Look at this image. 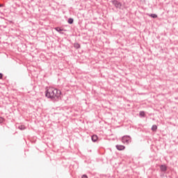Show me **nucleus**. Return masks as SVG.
I'll return each mask as SVG.
<instances>
[{"instance_id": "11", "label": "nucleus", "mask_w": 178, "mask_h": 178, "mask_svg": "<svg viewBox=\"0 0 178 178\" xmlns=\"http://www.w3.org/2000/svg\"><path fill=\"white\" fill-rule=\"evenodd\" d=\"M150 16L151 17H153V19H156V17H158V15H156V14H151Z\"/></svg>"}, {"instance_id": "10", "label": "nucleus", "mask_w": 178, "mask_h": 178, "mask_svg": "<svg viewBox=\"0 0 178 178\" xmlns=\"http://www.w3.org/2000/svg\"><path fill=\"white\" fill-rule=\"evenodd\" d=\"M55 30H56V31H58V33H59L60 31H63V29H60V28H59V27L55 28Z\"/></svg>"}, {"instance_id": "17", "label": "nucleus", "mask_w": 178, "mask_h": 178, "mask_svg": "<svg viewBox=\"0 0 178 178\" xmlns=\"http://www.w3.org/2000/svg\"><path fill=\"white\" fill-rule=\"evenodd\" d=\"M3 6V4H0V8H2Z\"/></svg>"}, {"instance_id": "15", "label": "nucleus", "mask_w": 178, "mask_h": 178, "mask_svg": "<svg viewBox=\"0 0 178 178\" xmlns=\"http://www.w3.org/2000/svg\"><path fill=\"white\" fill-rule=\"evenodd\" d=\"M3 77V74L2 73H0V79H2Z\"/></svg>"}, {"instance_id": "8", "label": "nucleus", "mask_w": 178, "mask_h": 178, "mask_svg": "<svg viewBox=\"0 0 178 178\" xmlns=\"http://www.w3.org/2000/svg\"><path fill=\"white\" fill-rule=\"evenodd\" d=\"M74 48H76V49H79V48H80V44L79 43H74Z\"/></svg>"}, {"instance_id": "5", "label": "nucleus", "mask_w": 178, "mask_h": 178, "mask_svg": "<svg viewBox=\"0 0 178 178\" xmlns=\"http://www.w3.org/2000/svg\"><path fill=\"white\" fill-rule=\"evenodd\" d=\"M160 170H161V172H166V170H168V167L165 165H161L160 166Z\"/></svg>"}, {"instance_id": "4", "label": "nucleus", "mask_w": 178, "mask_h": 178, "mask_svg": "<svg viewBox=\"0 0 178 178\" xmlns=\"http://www.w3.org/2000/svg\"><path fill=\"white\" fill-rule=\"evenodd\" d=\"M116 148L118 149V151H123V149H124L126 147L122 145H117Z\"/></svg>"}, {"instance_id": "2", "label": "nucleus", "mask_w": 178, "mask_h": 178, "mask_svg": "<svg viewBox=\"0 0 178 178\" xmlns=\"http://www.w3.org/2000/svg\"><path fill=\"white\" fill-rule=\"evenodd\" d=\"M122 143L123 144H129V143H131V138L129 136H124L122 138Z\"/></svg>"}, {"instance_id": "1", "label": "nucleus", "mask_w": 178, "mask_h": 178, "mask_svg": "<svg viewBox=\"0 0 178 178\" xmlns=\"http://www.w3.org/2000/svg\"><path fill=\"white\" fill-rule=\"evenodd\" d=\"M60 95H62V92L55 88H49L45 94L47 98H50L51 99H59Z\"/></svg>"}, {"instance_id": "9", "label": "nucleus", "mask_w": 178, "mask_h": 178, "mask_svg": "<svg viewBox=\"0 0 178 178\" xmlns=\"http://www.w3.org/2000/svg\"><path fill=\"white\" fill-rule=\"evenodd\" d=\"M140 116H141L142 118H144V116H145V113L144 111H140L139 113Z\"/></svg>"}, {"instance_id": "7", "label": "nucleus", "mask_w": 178, "mask_h": 178, "mask_svg": "<svg viewBox=\"0 0 178 178\" xmlns=\"http://www.w3.org/2000/svg\"><path fill=\"white\" fill-rule=\"evenodd\" d=\"M158 129V127L156 125H153L152 127V131H156V129Z\"/></svg>"}, {"instance_id": "12", "label": "nucleus", "mask_w": 178, "mask_h": 178, "mask_svg": "<svg viewBox=\"0 0 178 178\" xmlns=\"http://www.w3.org/2000/svg\"><path fill=\"white\" fill-rule=\"evenodd\" d=\"M19 130H24L26 129V127L24 125H21L19 127Z\"/></svg>"}, {"instance_id": "3", "label": "nucleus", "mask_w": 178, "mask_h": 178, "mask_svg": "<svg viewBox=\"0 0 178 178\" xmlns=\"http://www.w3.org/2000/svg\"><path fill=\"white\" fill-rule=\"evenodd\" d=\"M113 5H115V8H122V3L118 2V1H113Z\"/></svg>"}, {"instance_id": "14", "label": "nucleus", "mask_w": 178, "mask_h": 178, "mask_svg": "<svg viewBox=\"0 0 178 178\" xmlns=\"http://www.w3.org/2000/svg\"><path fill=\"white\" fill-rule=\"evenodd\" d=\"M5 122V118L0 117V123H3Z\"/></svg>"}, {"instance_id": "16", "label": "nucleus", "mask_w": 178, "mask_h": 178, "mask_svg": "<svg viewBox=\"0 0 178 178\" xmlns=\"http://www.w3.org/2000/svg\"><path fill=\"white\" fill-rule=\"evenodd\" d=\"M82 178H88V177L86 175H83L82 176Z\"/></svg>"}, {"instance_id": "13", "label": "nucleus", "mask_w": 178, "mask_h": 178, "mask_svg": "<svg viewBox=\"0 0 178 178\" xmlns=\"http://www.w3.org/2000/svg\"><path fill=\"white\" fill-rule=\"evenodd\" d=\"M68 23H69L70 24H73V19L70 18V19H68Z\"/></svg>"}, {"instance_id": "6", "label": "nucleus", "mask_w": 178, "mask_h": 178, "mask_svg": "<svg viewBox=\"0 0 178 178\" xmlns=\"http://www.w3.org/2000/svg\"><path fill=\"white\" fill-rule=\"evenodd\" d=\"M98 140V136L97 135H93L92 136V141H93V143H95Z\"/></svg>"}]
</instances>
